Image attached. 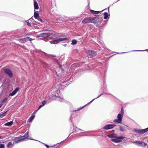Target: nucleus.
Masks as SVG:
<instances>
[{
    "label": "nucleus",
    "mask_w": 148,
    "mask_h": 148,
    "mask_svg": "<svg viewBox=\"0 0 148 148\" xmlns=\"http://www.w3.org/2000/svg\"><path fill=\"white\" fill-rule=\"evenodd\" d=\"M68 40V39L67 38H60L56 40H51L50 41V42L51 44H56L58 43L61 41Z\"/></svg>",
    "instance_id": "1"
},
{
    "label": "nucleus",
    "mask_w": 148,
    "mask_h": 148,
    "mask_svg": "<svg viewBox=\"0 0 148 148\" xmlns=\"http://www.w3.org/2000/svg\"><path fill=\"white\" fill-rule=\"evenodd\" d=\"M87 54H88V58H92L96 55V52L94 51L88 50L86 52Z\"/></svg>",
    "instance_id": "2"
},
{
    "label": "nucleus",
    "mask_w": 148,
    "mask_h": 148,
    "mask_svg": "<svg viewBox=\"0 0 148 148\" xmlns=\"http://www.w3.org/2000/svg\"><path fill=\"white\" fill-rule=\"evenodd\" d=\"M123 116V114H119L117 115L118 119L114 120L113 121L117 123H121L122 121Z\"/></svg>",
    "instance_id": "3"
},
{
    "label": "nucleus",
    "mask_w": 148,
    "mask_h": 148,
    "mask_svg": "<svg viewBox=\"0 0 148 148\" xmlns=\"http://www.w3.org/2000/svg\"><path fill=\"white\" fill-rule=\"evenodd\" d=\"M98 19V18L97 17L93 18H90V23H101L100 21Z\"/></svg>",
    "instance_id": "4"
},
{
    "label": "nucleus",
    "mask_w": 148,
    "mask_h": 148,
    "mask_svg": "<svg viewBox=\"0 0 148 148\" xmlns=\"http://www.w3.org/2000/svg\"><path fill=\"white\" fill-rule=\"evenodd\" d=\"M134 143H135L136 145L138 146H146L147 145V144L146 143L142 141H135Z\"/></svg>",
    "instance_id": "5"
},
{
    "label": "nucleus",
    "mask_w": 148,
    "mask_h": 148,
    "mask_svg": "<svg viewBox=\"0 0 148 148\" xmlns=\"http://www.w3.org/2000/svg\"><path fill=\"white\" fill-rule=\"evenodd\" d=\"M5 73L8 75L10 77H12L13 76V74L12 72L9 69H5L4 70Z\"/></svg>",
    "instance_id": "6"
},
{
    "label": "nucleus",
    "mask_w": 148,
    "mask_h": 148,
    "mask_svg": "<svg viewBox=\"0 0 148 148\" xmlns=\"http://www.w3.org/2000/svg\"><path fill=\"white\" fill-rule=\"evenodd\" d=\"M123 138L122 137H117L114 139H112L111 140L112 142L115 143H119L121 141V139Z\"/></svg>",
    "instance_id": "7"
},
{
    "label": "nucleus",
    "mask_w": 148,
    "mask_h": 148,
    "mask_svg": "<svg viewBox=\"0 0 148 148\" xmlns=\"http://www.w3.org/2000/svg\"><path fill=\"white\" fill-rule=\"evenodd\" d=\"M115 126L113 124H109L105 126L104 128L105 130H109L113 128Z\"/></svg>",
    "instance_id": "8"
},
{
    "label": "nucleus",
    "mask_w": 148,
    "mask_h": 148,
    "mask_svg": "<svg viewBox=\"0 0 148 148\" xmlns=\"http://www.w3.org/2000/svg\"><path fill=\"white\" fill-rule=\"evenodd\" d=\"M51 33H45L40 34L39 35V37H48L49 36Z\"/></svg>",
    "instance_id": "9"
},
{
    "label": "nucleus",
    "mask_w": 148,
    "mask_h": 148,
    "mask_svg": "<svg viewBox=\"0 0 148 148\" xmlns=\"http://www.w3.org/2000/svg\"><path fill=\"white\" fill-rule=\"evenodd\" d=\"M19 88H16L13 92L9 94V95L10 96H12L14 95L18 91Z\"/></svg>",
    "instance_id": "10"
},
{
    "label": "nucleus",
    "mask_w": 148,
    "mask_h": 148,
    "mask_svg": "<svg viewBox=\"0 0 148 148\" xmlns=\"http://www.w3.org/2000/svg\"><path fill=\"white\" fill-rule=\"evenodd\" d=\"M90 18H84L82 21V23L84 24H86L90 23Z\"/></svg>",
    "instance_id": "11"
},
{
    "label": "nucleus",
    "mask_w": 148,
    "mask_h": 148,
    "mask_svg": "<svg viewBox=\"0 0 148 148\" xmlns=\"http://www.w3.org/2000/svg\"><path fill=\"white\" fill-rule=\"evenodd\" d=\"M148 131V127L146 129H142L140 130H138L136 132L139 133H143L147 132Z\"/></svg>",
    "instance_id": "12"
},
{
    "label": "nucleus",
    "mask_w": 148,
    "mask_h": 148,
    "mask_svg": "<svg viewBox=\"0 0 148 148\" xmlns=\"http://www.w3.org/2000/svg\"><path fill=\"white\" fill-rule=\"evenodd\" d=\"M13 122L12 121L6 123L4 125L6 126H10L13 125Z\"/></svg>",
    "instance_id": "13"
},
{
    "label": "nucleus",
    "mask_w": 148,
    "mask_h": 148,
    "mask_svg": "<svg viewBox=\"0 0 148 148\" xmlns=\"http://www.w3.org/2000/svg\"><path fill=\"white\" fill-rule=\"evenodd\" d=\"M34 8L36 10L38 9L39 8V7L36 1H34Z\"/></svg>",
    "instance_id": "14"
},
{
    "label": "nucleus",
    "mask_w": 148,
    "mask_h": 148,
    "mask_svg": "<svg viewBox=\"0 0 148 148\" xmlns=\"http://www.w3.org/2000/svg\"><path fill=\"white\" fill-rule=\"evenodd\" d=\"M17 140H16V141H21L25 139V138H23V136H21L20 137H18L17 138Z\"/></svg>",
    "instance_id": "15"
},
{
    "label": "nucleus",
    "mask_w": 148,
    "mask_h": 148,
    "mask_svg": "<svg viewBox=\"0 0 148 148\" xmlns=\"http://www.w3.org/2000/svg\"><path fill=\"white\" fill-rule=\"evenodd\" d=\"M19 41L20 42L22 43H25L27 41V38L20 39Z\"/></svg>",
    "instance_id": "16"
},
{
    "label": "nucleus",
    "mask_w": 148,
    "mask_h": 148,
    "mask_svg": "<svg viewBox=\"0 0 148 148\" xmlns=\"http://www.w3.org/2000/svg\"><path fill=\"white\" fill-rule=\"evenodd\" d=\"M35 115H33L31 116L29 119L28 120V122H31L35 117Z\"/></svg>",
    "instance_id": "17"
},
{
    "label": "nucleus",
    "mask_w": 148,
    "mask_h": 148,
    "mask_svg": "<svg viewBox=\"0 0 148 148\" xmlns=\"http://www.w3.org/2000/svg\"><path fill=\"white\" fill-rule=\"evenodd\" d=\"M34 17L36 19L38 18L39 17V14H38V13L36 12H34Z\"/></svg>",
    "instance_id": "18"
},
{
    "label": "nucleus",
    "mask_w": 148,
    "mask_h": 148,
    "mask_svg": "<svg viewBox=\"0 0 148 148\" xmlns=\"http://www.w3.org/2000/svg\"><path fill=\"white\" fill-rule=\"evenodd\" d=\"M90 11L92 13L95 14H97L99 13V11H95L91 10H90Z\"/></svg>",
    "instance_id": "19"
},
{
    "label": "nucleus",
    "mask_w": 148,
    "mask_h": 148,
    "mask_svg": "<svg viewBox=\"0 0 148 148\" xmlns=\"http://www.w3.org/2000/svg\"><path fill=\"white\" fill-rule=\"evenodd\" d=\"M13 145V144L11 142H9L7 145L8 147L10 148Z\"/></svg>",
    "instance_id": "20"
},
{
    "label": "nucleus",
    "mask_w": 148,
    "mask_h": 148,
    "mask_svg": "<svg viewBox=\"0 0 148 148\" xmlns=\"http://www.w3.org/2000/svg\"><path fill=\"white\" fill-rule=\"evenodd\" d=\"M29 132H27L24 136H23V138H25V139L27 138L29 136Z\"/></svg>",
    "instance_id": "21"
},
{
    "label": "nucleus",
    "mask_w": 148,
    "mask_h": 148,
    "mask_svg": "<svg viewBox=\"0 0 148 148\" xmlns=\"http://www.w3.org/2000/svg\"><path fill=\"white\" fill-rule=\"evenodd\" d=\"M7 112V111H6V112H4V113H3L0 114V118H2L3 117L5 116L6 115Z\"/></svg>",
    "instance_id": "22"
},
{
    "label": "nucleus",
    "mask_w": 148,
    "mask_h": 148,
    "mask_svg": "<svg viewBox=\"0 0 148 148\" xmlns=\"http://www.w3.org/2000/svg\"><path fill=\"white\" fill-rule=\"evenodd\" d=\"M77 41L75 40H73L72 41L71 44L73 45H75L77 44Z\"/></svg>",
    "instance_id": "23"
},
{
    "label": "nucleus",
    "mask_w": 148,
    "mask_h": 148,
    "mask_svg": "<svg viewBox=\"0 0 148 148\" xmlns=\"http://www.w3.org/2000/svg\"><path fill=\"white\" fill-rule=\"evenodd\" d=\"M104 18L105 19H107L108 16V15L107 12H105L104 13Z\"/></svg>",
    "instance_id": "24"
},
{
    "label": "nucleus",
    "mask_w": 148,
    "mask_h": 148,
    "mask_svg": "<svg viewBox=\"0 0 148 148\" xmlns=\"http://www.w3.org/2000/svg\"><path fill=\"white\" fill-rule=\"evenodd\" d=\"M108 136L110 138L114 137H115L114 135L113 134H111L110 135H108Z\"/></svg>",
    "instance_id": "25"
},
{
    "label": "nucleus",
    "mask_w": 148,
    "mask_h": 148,
    "mask_svg": "<svg viewBox=\"0 0 148 148\" xmlns=\"http://www.w3.org/2000/svg\"><path fill=\"white\" fill-rule=\"evenodd\" d=\"M46 101H43L42 103V106H45V105L46 104Z\"/></svg>",
    "instance_id": "26"
},
{
    "label": "nucleus",
    "mask_w": 148,
    "mask_h": 148,
    "mask_svg": "<svg viewBox=\"0 0 148 148\" xmlns=\"http://www.w3.org/2000/svg\"><path fill=\"white\" fill-rule=\"evenodd\" d=\"M5 145L4 144H0V148H4Z\"/></svg>",
    "instance_id": "27"
},
{
    "label": "nucleus",
    "mask_w": 148,
    "mask_h": 148,
    "mask_svg": "<svg viewBox=\"0 0 148 148\" xmlns=\"http://www.w3.org/2000/svg\"><path fill=\"white\" fill-rule=\"evenodd\" d=\"M37 19L39 21L41 22V23H42L43 22V21H42V19L40 18L39 17L38 18H37Z\"/></svg>",
    "instance_id": "28"
},
{
    "label": "nucleus",
    "mask_w": 148,
    "mask_h": 148,
    "mask_svg": "<svg viewBox=\"0 0 148 148\" xmlns=\"http://www.w3.org/2000/svg\"><path fill=\"white\" fill-rule=\"evenodd\" d=\"M27 40H29L31 41L33 40L32 39L29 37H27Z\"/></svg>",
    "instance_id": "29"
},
{
    "label": "nucleus",
    "mask_w": 148,
    "mask_h": 148,
    "mask_svg": "<svg viewBox=\"0 0 148 148\" xmlns=\"http://www.w3.org/2000/svg\"><path fill=\"white\" fill-rule=\"evenodd\" d=\"M7 98H5V99H4L2 101V102L3 103H4V102H5L7 100Z\"/></svg>",
    "instance_id": "30"
},
{
    "label": "nucleus",
    "mask_w": 148,
    "mask_h": 148,
    "mask_svg": "<svg viewBox=\"0 0 148 148\" xmlns=\"http://www.w3.org/2000/svg\"><path fill=\"white\" fill-rule=\"evenodd\" d=\"M120 130L122 131H123L124 130V129H123V128L121 126L120 127Z\"/></svg>",
    "instance_id": "31"
},
{
    "label": "nucleus",
    "mask_w": 148,
    "mask_h": 148,
    "mask_svg": "<svg viewBox=\"0 0 148 148\" xmlns=\"http://www.w3.org/2000/svg\"><path fill=\"white\" fill-rule=\"evenodd\" d=\"M43 106H42V105H40L39 107H38V110H39V109H40L41 108H42V107H43Z\"/></svg>",
    "instance_id": "32"
},
{
    "label": "nucleus",
    "mask_w": 148,
    "mask_h": 148,
    "mask_svg": "<svg viewBox=\"0 0 148 148\" xmlns=\"http://www.w3.org/2000/svg\"><path fill=\"white\" fill-rule=\"evenodd\" d=\"M27 25H29V26H31V25L30 23H29V22H27Z\"/></svg>",
    "instance_id": "33"
},
{
    "label": "nucleus",
    "mask_w": 148,
    "mask_h": 148,
    "mask_svg": "<svg viewBox=\"0 0 148 148\" xmlns=\"http://www.w3.org/2000/svg\"><path fill=\"white\" fill-rule=\"evenodd\" d=\"M121 112H122V113L121 114H123V108H122L121 109Z\"/></svg>",
    "instance_id": "34"
},
{
    "label": "nucleus",
    "mask_w": 148,
    "mask_h": 148,
    "mask_svg": "<svg viewBox=\"0 0 148 148\" xmlns=\"http://www.w3.org/2000/svg\"><path fill=\"white\" fill-rule=\"evenodd\" d=\"M46 146L47 148H49V146L47 145H46Z\"/></svg>",
    "instance_id": "35"
},
{
    "label": "nucleus",
    "mask_w": 148,
    "mask_h": 148,
    "mask_svg": "<svg viewBox=\"0 0 148 148\" xmlns=\"http://www.w3.org/2000/svg\"><path fill=\"white\" fill-rule=\"evenodd\" d=\"M37 110H36L34 112V113H36V112L37 111Z\"/></svg>",
    "instance_id": "36"
},
{
    "label": "nucleus",
    "mask_w": 148,
    "mask_h": 148,
    "mask_svg": "<svg viewBox=\"0 0 148 148\" xmlns=\"http://www.w3.org/2000/svg\"><path fill=\"white\" fill-rule=\"evenodd\" d=\"M1 136H0V139L1 138Z\"/></svg>",
    "instance_id": "37"
},
{
    "label": "nucleus",
    "mask_w": 148,
    "mask_h": 148,
    "mask_svg": "<svg viewBox=\"0 0 148 148\" xmlns=\"http://www.w3.org/2000/svg\"><path fill=\"white\" fill-rule=\"evenodd\" d=\"M50 148H52V147H50Z\"/></svg>",
    "instance_id": "38"
},
{
    "label": "nucleus",
    "mask_w": 148,
    "mask_h": 148,
    "mask_svg": "<svg viewBox=\"0 0 148 148\" xmlns=\"http://www.w3.org/2000/svg\"><path fill=\"white\" fill-rule=\"evenodd\" d=\"M1 106H0V108H1Z\"/></svg>",
    "instance_id": "39"
}]
</instances>
